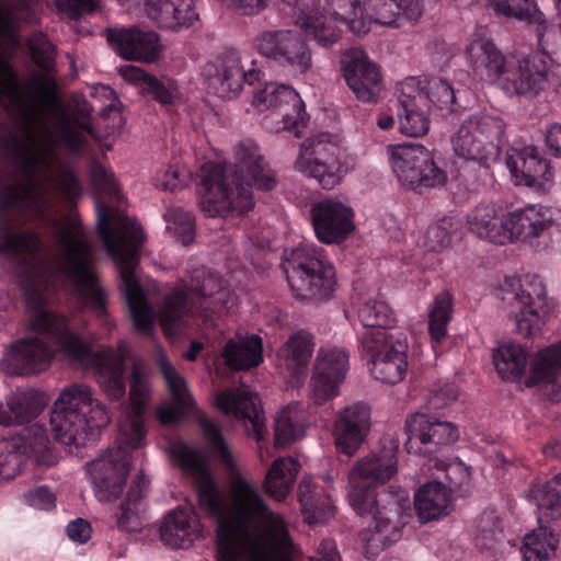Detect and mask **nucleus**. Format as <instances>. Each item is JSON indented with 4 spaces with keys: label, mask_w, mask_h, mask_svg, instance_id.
<instances>
[{
    "label": "nucleus",
    "mask_w": 561,
    "mask_h": 561,
    "mask_svg": "<svg viewBox=\"0 0 561 561\" xmlns=\"http://www.w3.org/2000/svg\"><path fill=\"white\" fill-rule=\"evenodd\" d=\"M492 8L497 14L536 25L538 44L545 48V35L549 28L536 0H493Z\"/></svg>",
    "instance_id": "44"
},
{
    "label": "nucleus",
    "mask_w": 561,
    "mask_h": 561,
    "mask_svg": "<svg viewBox=\"0 0 561 561\" xmlns=\"http://www.w3.org/2000/svg\"><path fill=\"white\" fill-rule=\"evenodd\" d=\"M506 163L518 184L546 190L552 182L550 163L533 146L512 149L507 153Z\"/></svg>",
    "instance_id": "31"
},
{
    "label": "nucleus",
    "mask_w": 561,
    "mask_h": 561,
    "mask_svg": "<svg viewBox=\"0 0 561 561\" xmlns=\"http://www.w3.org/2000/svg\"><path fill=\"white\" fill-rule=\"evenodd\" d=\"M30 311V329L35 335L13 342L0 362L2 370L10 376H31L46 370L54 357V348L48 341L59 347L72 362L89 355V345L71 332L68 320L45 308L43 295L32 290L26 295Z\"/></svg>",
    "instance_id": "5"
},
{
    "label": "nucleus",
    "mask_w": 561,
    "mask_h": 561,
    "mask_svg": "<svg viewBox=\"0 0 561 561\" xmlns=\"http://www.w3.org/2000/svg\"><path fill=\"white\" fill-rule=\"evenodd\" d=\"M127 348L121 345L118 350H103L92 353L73 363L90 364L95 370L96 382L110 401H122L126 394L125 358Z\"/></svg>",
    "instance_id": "24"
},
{
    "label": "nucleus",
    "mask_w": 561,
    "mask_h": 561,
    "mask_svg": "<svg viewBox=\"0 0 561 561\" xmlns=\"http://www.w3.org/2000/svg\"><path fill=\"white\" fill-rule=\"evenodd\" d=\"M158 365L168 389L175 402V407H165L158 410V419L162 424H170L178 421L184 410L188 409L192 403V397L187 391L184 378L178 373L165 354L158 355Z\"/></svg>",
    "instance_id": "37"
},
{
    "label": "nucleus",
    "mask_w": 561,
    "mask_h": 561,
    "mask_svg": "<svg viewBox=\"0 0 561 561\" xmlns=\"http://www.w3.org/2000/svg\"><path fill=\"white\" fill-rule=\"evenodd\" d=\"M528 496L537 504L539 524L549 519H557L560 516V491L550 481L534 484L529 490Z\"/></svg>",
    "instance_id": "52"
},
{
    "label": "nucleus",
    "mask_w": 561,
    "mask_h": 561,
    "mask_svg": "<svg viewBox=\"0 0 561 561\" xmlns=\"http://www.w3.org/2000/svg\"><path fill=\"white\" fill-rule=\"evenodd\" d=\"M530 206L505 215V243L515 239H527Z\"/></svg>",
    "instance_id": "62"
},
{
    "label": "nucleus",
    "mask_w": 561,
    "mask_h": 561,
    "mask_svg": "<svg viewBox=\"0 0 561 561\" xmlns=\"http://www.w3.org/2000/svg\"><path fill=\"white\" fill-rule=\"evenodd\" d=\"M111 421L106 407L85 383L65 387L53 404L50 426L56 440L81 447Z\"/></svg>",
    "instance_id": "9"
},
{
    "label": "nucleus",
    "mask_w": 561,
    "mask_h": 561,
    "mask_svg": "<svg viewBox=\"0 0 561 561\" xmlns=\"http://www.w3.org/2000/svg\"><path fill=\"white\" fill-rule=\"evenodd\" d=\"M549 57L545 54L507 56V68L502 80L503 89L511 94L536 96L548 84Z\"/></svg>",
    "instance_id": "22"
},
{
    "label": "nucleus",
    "mask_w": 561,
    "mask_h": 561,
    "mask_svg": "<svg viewBox=\"0 0 561 561\" xmlns=\"http://www.w3.org/2000/svg\"><path fill=\"white\" fill-rule=\"evenodd\" d=\"M299 469L300 463L294 457L275 459L264 480L265 493L277 501L285 500L296 481Z\"/></svg>",
    "instance_id": "46"
},
{
    "label": "nucleus",
    "mask_w": 561,
    "mask_h": 561,
    "mask_svg": "<svg viewBox=\"0 0 561 561\" xmlns=\"http://www.w3.org/2000/svg\"><path fill=\"white\" fill-rule=\"evenodd\" d=\"M388 152L392 171L402 186L422 193L446 184V172L424 146L399 145L389 147Z\"/></svg>",
    "instance_id": "16"
},
{
    "label": "nucleus",
    "mask_w": 561,
    "mask_h": 561,
    "mask_svg": "<svg viewBox=\"0 0 561 561\" xmlns=\"http://www.w3.org/2000/svg\"><path fill=\"white\" fill-rule=\"evenodd\" d=\"M370 18L388 27L416 22L423 14V0H366Z\"/></svg>",
    "instance_id": "36"
},
{
    "label": "nucleus",
    "mask_w": 561,
    "mask_h": 561,
    "mask_svg": "<svg viewBox=\"0 0 561 561\" xmlns=\"http://www.w3.org/2000/svg\"><path fill=\"white\" fill-rule=\"evenodd\" d=\"M116 444V448H110L87 465L95 494L103 502L122 494L130 465L128 453L137 448L121 446L117 439Z\"/></svg>",
    "instance_id": "20"
},
{
    "label": "nucleus",
    "mask_w": 561,
    "mask_h": 561,
    "mask_svg": "<svg viewBox=\"0 0 561 561\" xmlns=\"http://www.w3.org/2000/svg\"><path fill=\"white\" fill-rule=\"evenodd\" d=\"M561 375V342L538 352L526 381L528 387L552 382Z\"/></svg>",
    "instance_id": "50"
},
{
    "label": "nucleus",
    "mask_w": 561,
    "mask_h": 561,
    "mask_svg": "<svg viewBox=\"0 0 561 561\" xmlns=\"http://www.w3.org/2000/svg\"><path fill=\"white\" fill-rule=\"evenodd\" d=\"M257 78L259 73L254 69L244 70L237 51L229 50L219 59L213 84L220 98L232 99L240 93L244 83L252 84Z\"/></svg>",
    "instance_id": "33"
},
{
    "label": "nucleus",
    "mask_w": 561,
    "mask_h": 561,
    "mask_svg": "<svg viewBox=\"0 0 561 561\" xmlns=\"http://www.w3.org/2000/svg\"><path fill=\"white\" fill-rule=\"evenodd\" d=\"M305 432V414L296 402L279 411L275 419V446L286 447L299 439Z\"/></svg>",
    "instance_id": "48"
},
{
    "label": "nucleus",
    "mask_w": 561,
    "mask_h": 561,
    "mask_svg": "<svg viewBox=\"0 0 561 561\" xmlns=\"http://www.w3.org/2000/svg\"><path fill=\"white\" fill-rule=\"evenodd\" d=\"M343 78L355 95L363 103H376L382 90V75L378 65L371 61L359 48L345 51L341 58Z\"/></svg>",
    "instance_id": "23"
},
{
    "label": "nucleus",
    "mask_w": 561,
    "mask_h": 561,
    "mask_svg": "<svg viewBox=\"0 0 561 561\" xmlns=\"http://www.w3.org/2000/svg\"><path fill=\"white\" fill-rule=\"evenodd\" d=\"M295 168L325 190L336 186L348 172L340 159L339 146L324 133L309 137L301 144Z\"/></svg>",
    "instance_id": "17"
},
{
    "label": "nucleus",
    "mask_w": 561,
    "mask_h": 561,
    "mask_svg": "<svg viewBox=\"0 0 561 561\" xmlns=\"http://www.w3.org/2000/svg\"><path fill=\"white\" fill-rule=\"evenodd\" d=\"M503 531L495 525V518H482L479 524V533L476 537L477 546L482 550L495 553L503 545Z\"/></svg>",
    "instance_id": "60"
},
{
    "label": "nucleus",
    "mask_w": 561,
    "mask_h": 561,
    "mask_svg": "<svg viewBox=\"0 0 561 561\" xmlns=\"http://www.w3.org/2000/svg\"><path fill=\"white\" fill-rule=\"evenodd\" d=\"M199 425L207 440L209 442L214 454L231 471L234 470L233 454L224 438L218 425L209 419L202 417Z\"/></svg>",
    "instance_id": "58"
},
{
    "label": "nucleus",
    "mask_w": 561,
    "mask_h": 561,
    "mask_svg": "<svg viewBox=\"0 0 561 561\" xmlns=\"http://www.w3.org/2000/svg\"><path fill=\"white\" fill-rule=\"evenodd\" d=\"M233 165L208 163L203 167L201 207L209 217L243 214L254 206L251 181L260 190L270 191L276 178L257 145L245 139L236 147Z\"/></svg>",
    "instance_id": "4"
},
{
    "label": "nucleus",
    "mask_w": 561,
    "mask_h": 561,
    "mask_svg": "<svg viewBox=\"0 0 561 561\" xmlns=\"http://www.w3.org/2000/svg\"><path fill=\"white\" fill-rule=\"evenodd\" d=\"M201 535V523L196 514L187 508L172 511L160 526L161 540L172 548L188 547Z\"/></svg>",
    "instance_id": "35"
},
{
    "label": "nucleus",
    "mask_w": 561,
    "mask_h": 561,
    "mask_svg": "<svg viewBox=\"0 0 561 561\" xmlns=\"http://www.w3.org/2000/svg\"><path fill=\"white\" fill-rule=\"evenodd\" d=\"M123 77L140 88L141 93L149 94L161 104H172L178 95V87L171 80L158 79L136 66H126L121 70Z\"/></svg>",
    "instance_id": "47"
},
{
    "label": "nucleus",
    "mask_w": 561,
    "mask_h": 561,
    "mask_svg": "<svg viewBox=\"0 0 561 561\" xmlns=\"http://www.w3.org/2000/svg\"><path fill=\"white\" fill-rule=\"evenodd\" d=\"M493 363L503 379L516 380L526 368L527 354L518 344L504 343L494 352Z\"/></svg>",
    "instance_id": "51"
},
{
    "label": "nucleus",
    "mask_w": 561,
    "mask_h": 561,
    "mask_svg": "<svg viewBox=\"0 0 561 561\" xmlns=\"http://www.w3.org/2000/svg\"><path fill=\"white\" fill-rule=\"evenodd\" d=\"M298 500L304 513L308 514L309 523L317 522L322 517L327 507V501L322 496V489L312 483L310 479H302L298 485Z\"/></svg>",
    "instance_id": "56"
},
{
    "label": "nucleus",
    "mask_w": 561,
    "mask_h": 561,
    "mask_svg": "<svg viewBox=\"0 0 561 561\" xmlns=\"http://www.w3.org/2000/svg\"><path fill=\"white\" fill-rule=\"evenodd\" d=\"M95 208L96 232L118 268L133 323L138 331L148 333L154 323V312L136 274L138 251L145 239L142 229L136 219L113 207L96 202Z\"/></svg>",
    "instance_id": "6"
},
{
    "label": "nucleus",
    "mask_w": 561,
    "mask_h": 561,
    "mask_svg": "<svg viewBox=\"0 0 561 561\" xmlns=\"http://www.w3.org/2000/svg\"><path fill=\"white\" fill-rule=\"evenodd\" d=\"M90 175L93 187L99 194L110 195L112 197L118 194L113 173L100 162H92Z\"/></svg>",
    "instance_id": "63"
},
{
    "label": "nucleus",
    "mask_w": 561,
    "mask_h": 561,
    "mask_svg": "<svg viewBox=\"0 0 561 561\" xmlns=\"http://www.w3.org/2000/svg\"><path fill=\"white\" fill-rule=\"evenodd\" d=\"M107 42L124 59L156 61L161 51L159 35L153 31L138 28H111Z\"/></svg>",
    "instance_id": "30"
},
{
    "label": "nucleus",
    "mask_w": 561,
    "mask_h": 561,
    "mask_svg": "<svg viewBox=\"0 0 561 561\" xmlns=\"http://www.w3.org/2000/svg\"><path fill=\"white\" fill-rule=\"evenodd\" d=\"M414 505L421 523H427L447 516L453 510V497L442 482L430 481L415 492Z\"/></svg>",
    "instance_id": "40"
},
{
    "label": "nucleus",
    "mask_w": 561,
    "mask_h": 561,
    "mask_svg": "<svg viewBox=\"0 0 561 561\" xmlns=\"http://www.w3.org/2000/svg\"><path fill=\"white\" fill-rule=\"evenodd\" d=\"M216 405L225 414L232 413L237 419L243 420L248 435L259 443L265 438L266 426L260 400L249 387L241 385L224 391L217 396Z\"/></svg>",
    "instance_id": "28"
},
{
    "label": "nucleus",
    "mask_w": 561,
    "mask_h": 561,
    "mask_svg": "<svg viewBox=\"0 0 561 561\" xmlns=\"http://www.w3.org/2000/svg\"><path fill=\"white\" fill-rule=\"evenodd\" d=\"M252 104L259 110H274L282 116L277 131H289L300 136V128L307 124L305 103L299 94L289 85L277 82L265 83L253 93Z\"/></svg>",
    "instance_id": "21"
},
{
    "label": "nucleus",
    "mask_w": 561,
    "mask_h": 561,
    "mask_svg": "<svg viewBox=\"0 0 561 561\" xmlns=\"http://www.w3.org/2000/svg\"><path fill=\"white\" fill-rule=\"evenodd\" d=\"M445 476L448 481L447 490L450 493L466 491L470 484V471L459 461L448 463L445 469Z\"/></svg>",
    "instance_id": "64"
},
{
    "label": "nucleus",
    "mask_w": 561,
    "mask_h": 561,
    "mask_svg": "<svg viewBox=\"0 0 561 561\" xmlns=\"http://www.w3.org/2000/svg\"><path fill=\"white\" fill-rule=\"evenodd\" d=\"M34 64L43 71H34L19 84L5 62L0 61V99L4 106L15 111L27 124L42 121L44 114L59 103L58 84L51 76L55 67V47L42 33L28 42Z\"/></svg>",
    "instance_id": "7"
},
{
    "label": "nucleus",
    "mask_w": 561,
    "mask_h": 561,
    "mask_svg": "<svg viewBox=\"0 0 561 561\" xmlns=\"http://www.w3.org/2000/svg\"><path fill=\"white\" fill-rule=\"evenodd\" d=\"M400 91L405 96L416 98L423 105L437 110L450 111L455 103V91L447 80L440 78H407L400 84Z\"/></svg>",
    "instance_id": "34"
},
{
    "label": "nucleus",
    "mask_w": 561,
    "mask_h": 561,
    "mask_svg": "<svg viewBox=\"0 0 561 561\" xmlns=\"http://www.w3.org/2000/svg\"><path fill=\"white\" fill-rule=\"evenodd\" d=\"M147 16L161 30L181 32L199 20L196 0H146Z\"/></svg>",
    "instance_id": "32"
},
{
    "label": "nucleus",
    "mask_w": 561,
    "mask_h": 561,
    "mask_svg": "<svg viewBox=\"0 0 561 561\" xmlns=\"http://www.w3.org/2000/svg\"><path fill=\"white\" fill-rule=\"evenodd\" d=\"M310 215L316 236L323 243H339L355 229L352 208L337 201L313 204Z\"/></svg>",
    "instance_id": "26"
},
{
    "label": "nucleus",
    "mask_w": 561,
    "mask_h": 561,
    "mask_svg": "<svg viewBox=\"0 0 561 561\" xmlns=\"http://www.w3.org/2000/svg\"><path fill=\"white\" fill-rule=\"evenodd\" d=\"M380 443V450L359 460L348 474L352 506L358 515L371 519L368 528L359 533L360 541L371 554L400 539L409 517L404 510L410 507L403 490L376 488L390 480L398 470V443L390 437L382 438Z\"/></svg>",
    "instance_id": "3"
},
{
    "label": "nucleus",
    "mask_w": 561,
    "mask_h": 561,
    "mask_svg": "<svg viewBox=\"0 0 561 561\" xmlns=\"http://www.w3.org/2000/svg\"><path fill=\"white\" fill-rule=\"evenodd\" d=\"M348 369V352L335 346L318 350L312 377V390L318 403L325 402L339 392Z\"/></svg>",
    "instance_id": "25"
},
{
    "label": "nucleus",
    "mask_w": 561,
    "mask_h": 561,
    "mask_svg": "<svg viewBox=\"0 0 561 561\" xmlns=\"http://www.w3.org/2000/svg\"><path fill=\"white\" fill-rule=\"evenodd\" d=\"M93 107L84 99L75 101L70 113L57 111L51 129L43 138L28 127L0 124V152L23 178H13L0 190V257L16 265L28 264L39 252L42 240L34 232L14 231L8 225L11 214L30 211L41 215L47 207L50 191L75 203L82 185L70 167L60 162L55 147L78 153L88 146L85 134L94 135Z\"/></svg>",
    "instance_id": "1"
},
{
    "label": "nucleus",
    "mask_w": 561,
    "mask_h": 561,
    "mask_svg": "<svg viewBox=\"0 0 561 561\" xmlns=\"http://www.w3.org/2000/svg\"><path fill=\"white\" fill-rule=\"evenodd\" d=\"M360 351L369 358L374 378L397 385L408 371L409 344L405 334L386 330H366L359 337Z\"/></svg>",
    "instance_id": "15"
},
{
    "label": "nucleus",
    "mask_w": 561,
    "mask_h": 561,
    "mask_svg": "<svg viewBox=\"0 0 561 561\" xmlns=\"http://www.w3.org/2000/svg\"><path fill=\"white\" fill-rule=\"evenodd\" d=\"M259 53L275 61L290 76H299L312 67L311 51L306 42L294 31L262 32L255 38Z\"/></svg>",
    "instance_id": "18"
},
{
    "label": "nucleus",
    "mask_w": 561,
    "mask_h": 561,
    "mask_svg": "<svg viewBox=\"0 0 561 561\" xmlns=\"http://www.w3.org/2000/svg\"><path fill=\"white\" fill-rule=\"evenodd\" d=\"M496 296L514 314L517 331L525 337L538 333L557 306L536 275L506 278L497 288Z\"/></svg>",
    "instance_id": "11"
},
{
    "label": "nucleus",
    "mask_w": 561,
    "mask_h": 561,
    "mask_svg": "<svg viewBox=\"0 0 561 561\" xmlns=\"http://www.w3.org/2000/svg\"><path fill=\"white\" fill-rule=\"evenodd\" d=\"M469 230L491 242L505 243V215L494 204L479 205L468 216Z\"/></svg>",
    "instance_id": "45"
},
{
    "label": "nucleus",
    "mask_w": 561,
    "mask_h": 561,
    "mask_svg": "<svg viewBox=\"0 0 561 561\" xmlns=\"http://www.w3.org/2000/svg\"><path fill=\"white\" fill-rule=\"evenodd\" d=\"M149 486V480L142 473L130 483L125 500L114 514L116 527L123 531H138L142 527L141 499Z\"/></svg>",
    "instance_id": "42"
},
{
    "label": "nucleus",
    "mask_w": 561,
    "mask_h": 561,
    "mask_svg": "<svg viewBox=\"0 0 561 561\" xmlns=\"http://www.w3.org/2000/svg\"><path fill=\"white\" fill-rule=\"evenodd\" d=\"M51 236L57 247L54 267L69 279L85 304L99 316L106 313V294L100 287L95 272L94 244L75 218L50 220Z\"/></svg>",
    "instance_id": "8"
},
{
    "label": "nucleus",
    "mask_w": 561,
    "mask_h": 561,
    "mask_svg": "<svg viewBox=\"0 0 561 561\" xmlns=\"http://www.w3.org/2000/svg\"><path fill=\"white\" fill-rule=\"evenodd\" d=\"M423 105L414 96H405L400 91L398 117L400 130L409 137H422L430 130V119L420 110Z\"/></svg>",
    "instance_id": "49"
},
{
    "label": "nucleus",
    "mask_w": 561,
    "mask_h": 561,
    "mask_svg": "<svg viewBox=\"0 0 561 561\" xmlns=\"http://www.w3.org/2000/svg\"><path fill=\"white\" fill-rule=\"evenodd\" d=\"M506 125L502 118L474 114L466 118L451 137L456 156L488 167L501 156Z\"/></svg>",
    "instance_id": "14"
},
{
    "label": "nucleus",
    "mask_w": 561,
    "mask_h": 561,
    "mask_svg": "<svg viewBox=\"0 0 561 561\" xmlns=\"http://www.w3.org/2000/svg\"><path fill=\"white\" fill-rule=\"evenodd\" d=\"M559 539L546 527L540 526L525 537L522 548L525 561H547L558 547Z\"/></svg>",
    "instance_id": "53"
},
{
    "label": "nucleus",
    "mask_w": 561,
    "mask_h": 561,
    "mask_svg": "<svg viewBox=\"0 0 561 561\" xmlns=\"http://www.w3.org/2000/svg\"><path fill=\"white\" fill-rule=\"evenodd\" d=\"M453 314V299L448 291H440L434 298L428 310V330L436 342L447 334V324Z\"/></svg>",
    "instance_id": "54"
},
{
    "label": "nucleus",
    "mask_w": 561,
    "mask_h": 561,
    "mask_svg": "<svg viewBox=\"0 0 561 561\" xmlns=\"http://www.w3.org/2000/svg\"><path fill=\"white\" fill-rule=\"evenodd\" d=\"M150 399V389L142 371L141 365L135 363L131 368V378L128 400L121 405V420L117 440L124 447H140L145 438V412Z\"/></svg>",
    "instance_id": "19"
},
{
    "label": "nucleus",
    "mask_w": 561,
    "mask_h": 561,
    "mask_svg": "<svg viewBox=\"0 0 561 561\" xmlns=\"http://www.w3.org/2000/svg\"><path fill=\"white\" fill-rule=\"evenodd\" d=\"M23 461L16 438H0V482L13 479L20 472Z\"/></svg>",
    "instance_id": "57"
},
{
    "label": "nucleus",
    "mask_w": 561,
    "mask_h": 561,
    "mask_svg": "<svg viewBox=\"0 0 561 561\" xmlns=\"http://www.w3.org/2000/svg\"><path fill=\"white\" fill-rule=\"evenodd\" d=\"M294 296L301 300H327L335 288V272L321 248L305 244L294 249L283 263Z\"/></svg>",
    "instance_id": "13"
},
{
    "label": "nucleus",
    "mask_w": 561,
    "mask_h": 561,
    "mask_svg": "<svg viewBox=\"0 0 561 561\" xmlns=\"http://www.w3.org/2000/svg\"><path fill=\"white\" fill-rule=\"evenodd\" d=\"M358 319L363 327L371 330H385L391 328L396 318L389 305L377 298H369L358 309Z\"/></svg>",
    "instance_id": "55"
},
{
    "label": "nucleus",
    "mask_w": 561,
    "mask_h": 561,
    "mask_svg": "<svg viewBox=\"0 0 561 561\" xmlns=\"http://www.w3.org/2000/svg\"><path fill=\"white\" fill-rule=\"evenodd\" d=\"M330 16L320 11L316 0H304L296 12V24L321 46L335 43L341 26L362 35L368 32L364 8L359 0H327Z\"/></svg>",
    "instance_id": "12"
},
{
    "label": "nucleus",
    "mask_w": 561,
    "mask_h": 561,
    "mask_svg": "<svg viewBox=\"0 0 561 561\" xmlns=\"http://www.w3.org/2000/svg\"><path fill=\"white\" fill-rule=\"evenodd\" d=\"M409 454L426 455L437 450L438 446L454 443L458 437L457 428L449 422L430 421L424 414H415L407 420Z\"/></svg>",
    "instance_id": "27"
},
{
    "label": "nucleus",
    "mask_w": 561,
    "mask_h": 561,
    "mask_svg": "<svg viewBox=\"0 0 561 561\" xmlns=\"http://www.w3.org/2000/svg\"><path fill=\"white\" fill-rule=\"evenodd\" d=\"M458 230V222L451 217H444L430 226L426 231V244L433 251H439L451 243Z\"/></svg>",
    "instance_id": "59"
},
{
    "label": "nucleus",
    "mask_w": 561,
    "mask_h": 561,
    "mask_svg": "<svg viewBox=\"0 0 561 561\" xmlns=\"http://www.w3.org/2000/svg\"><path fill=\"white\" fill-rule=\"evenodd\" d=\"M371 409L364 402H356L341 410L334 423L333 435L340 453L353 456L371 426Z\"/></svg>",
    "instance_id": "29"
},
{
    "label": "nucleus",
    "mask_w": 561,
    "mask_h": 561,
    "mask_svg": "<svg viewBox=\"0 0 561 561\" xmlns=\"http://www.w3.org/2000/svg\"><path fill=\"white\" fill-rule=\"evenodd\" d=\"M226 296L220 276L205 267L195 268L183 288L165 296L159 311L160 323L168 335H178L188 316L207 317L208 312L219 311Z\"/></svg>",
    "instance_id": "10"
},
{
    "label": "nucleus",
    "mask_w": 561,
    "mask_h": 561,
    "mask_svg": "<svg viewBox=\"0 0 561 561\" xmlns=\"http://www.w3.org/2000/svg\"><path fill=\"white\" fill-rule=\"evenodd\" d=\"M467 54L477 73L485 75L491 80H503L507 57H504L492 42L484 38L476 39L468 46Z\"/></svg>",
    "instance_id": "41"
},
{
    "label": "nucleus",
    "mask_w": 561,
    "mask_h": 561,
    "mask_svg": "<svg viewBox=\"0 0 561 561\" xmlns=\"http://www.w3.org/2000/svg\"><path fill=\"white\" fill-rule=\"evenodd\" d=\"M314 339L311 333L300 330L291 334L279 348V366L293 378L302 375L313 353Z\"/></svg>",
    "instance_id": "39"
},
{
    "label": "nucleus",
    "mask_w": 561,
    "mask_h": 561,
    "mask_svg": "<svg viewBox=\"0 0 561 561\" xmlns=\"http://www.w3.org/2000/svg\"><path fill=\"white\" fill-rule=\"evenodd\" d=\"M262 339L256 334H252L229 340L221 355L228 367L234 370H244L256 367L262 363Z\"/></svg>",
    "instance_id": "43"
},
{
    "label": "nucleus",
    "mask_w": 561,
    "mask_h": 561,
    "mask_svg": "<svg viewBox=\"0 0 561 561\" xmlns=\"http://www.w3.org/2000/svg\"><path fill=\"white\" fill-rule=\"evenodd\" d=\"M173 458L194 477L199 508L217 523L218 561H290L294 543L284 519L272 512L242 478L225 495L207 472L203 457L186 445L174 446ZM312 561H341L331 539L320 542Z\"/></svg>",
    "instance_id": "2"
},
{
    "label": "nucleus",
    "mask_w": 561,
    "mask_h": 561,
    "mask_svg": "<svg viewBox=\"0 0 561 561\" xmlns=\"http://www.w3.org/2000/svg\"><path fill=\"white\" fill-rule=\"evenodd\" d=\"M167 219L183 245H190L195 237V220L191 213L181 208L169 210Z\"/></svg>",
    "instance_id": "61"
},
{
    "label": "nucleus",
    "mask_w": 561,
    "mask_h": 561,
    "mask_svg": "<svg viewBox=\"0 0 561 561\" xmlns=\"http://www.w3.org/2000/svg\"><path fill=\"white\" fill-rule=\"evenodd\" d=\"M42 397L33 389L18 390L0 402V425L15 426L34 420L43 410Z\"/></svg>",
    "instance_id": "38"
}]
</instances>
